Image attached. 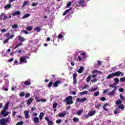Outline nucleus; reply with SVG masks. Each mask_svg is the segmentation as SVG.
Returning a JSON list of instances; mask_svg holds the SVG:
<instances>
[{"label": "nucleus", "instance_id": "obj_1", "mask_svg": "<svg viewBox=\"0 0 125 125\" xmlns=\"http://www.w3.org/2000/svg\"><path fill=\"white\" fill-rule=\"evenodd\" d=\"M124 75H125V74L123 72L121 71H117L116 72L112 73L111 74H109L107 76L106 79H111V78H113V76L120 77V76H121L122 77H124Z\"/></svg>", "mask_w": 125, "mask_h": 125}, {"label": "nucleus", "instance_id": "obj_2", "mask_svg": "<svg viewBox=\"0 0 125 125\" xmlns=\"http://www.w3.org/2000/svg\"><path fill=\"white\" fill-rule=\"evenodd\" d=\"M64 102H66L67 105H71L74 104V101H73V97L72 96H69L66 97L65 99L64 100Z\"/></svg>", "mask_w": 125, "mask_h": 125}, {"label": "nucleus", "instance_id": "obj_3", "mask_svg": "<svg viewBox=\"0 0 125 125\" xmlns=\"http://www.w3.org/2000/svg\"><path fill=\"white\" fill-rule=\"evenodd\" d=\"M9 122V118H6L5 119L2 118L0 120V125H7V123Z\"/></svg>", "mask_w": 125, "mask_h": 125}, {"label": "nucleus", "instance_id": "obj_4", "mask_svg": "<svg viewBox=\"0 0 125 125\" xmlns=\"http://www.w3.org/2000/svg\"><path fill=\"white\" fill-rule=\"evenodd\" d=\"M9 105V102L7 103L4 106V110L1 111V114H4L6 113V110L8 109V105Z\"/></svg>", "mask_w": 125, "mask_h": 125}, {"label": "nucleus", "instance_id": "obj_5", "mask_svg": "<svg viewBox=\"0 0 125 125\" xmlns=\"http://www.w3.org/2000/svg\"><path fill=\"white\" fill-rule=\"evenodd\" d=\"M0 20L2 19L3 21H5V20L8 18V17H7V15H5L4 13H3L0 14Z\"/></svg>", "mask_w": 125, "mask_h": 125}, {"label": "nucleus", "instance_id": "obj_6", "mask_svg": "<svg viewBox=\"0 0 125 125\" xmlns=\"http://www.w3.org/2000/svg\"><path fill=\"white\" fill-rule=\"evenodd\" d=\"M78 5L79 6H84V3H85V0H80L77 1Z\"/></svg>", "mask_w": 125, "mask_h": 125}, {"label": "nucleus", "instance_id": "obj_7", "mask_svg": "<svg viewBox=\"0 0 125 125\" xmlns=\"http://www.w3.org/2000/svg\"><path fill=\"white\" fill-rule=\"evenodd\" d=\"M87 100V99H86V98H83L82 99L77 98L76 99V101H77V102H81V103H83V102H84L85 101H86Z\"/></svg>", "mask_w": 125, "mask_h": 125}, {"label": "nucleus", "instance_id": "obj_8", "mask_svg": "<svg viewBox=\"0 0 125 125\" xmlns=\"http://www.w3.org/2000/svg\"><path fill=\"white\" fill-rule=\"evenodd\" d=\"M78 77V74L74 73L73 75V84H77V77Z\"/></svg>", "mask_w": 125, "mask_h": 125}, {"label": "nucleus", "instance_id": "obj_9", "mask_svg": "<svg viewBox=\"0 0 125 125\" xmlns=\"http://www.w3.org/2000/svg\"><path fill=\"white\" fill-rule=\"evenodd\" d=\"M20 63H27V60H26V56H23L21 57L20 60Z\"/></svg>", "mask_w": 125, "mask_h": 125}, {"label": "nucleus", "instance_id": "obj_10", "mask_svg": "<svg viewBox=\"0 0 125 125\" xmlns=\"http://www.w3.org/2000/svg\"><path fill=\"white\" fill-rule=\"evenodd\" d=\"M39 98H38V97H35V100H36V102L37 103H39V102H40V101H41L42 102H46V99H39L38 100Z\"/></svg>", "mask_w": 125, "mask_h": 125}, {"label": "nucleus", "instance_id": "obj_11", "mask_svg": "<svg viewBox=\"0 0 125 125\" xmlns=\"http://www.w3.org/2000/svg\"><path fill=\"white\" fill-rule=\"evenodd\" d=\"M66 115H67V112H66V111H64V113H59L58 114V116L60 118H64L65 116H66Z\"/></svg>", "mask_w": 125, "mask_h": 125}, {"label": "nucleus", "instance_id": "obj_12", "mask_svg": "<svg viewBox=\"0 0 125 125\" xmlns=\"http://www.w3.org/2000/svg\"><path fill=\"white\" fill-rule=\"evenodd\" d=\"M45 121H47V124L48 125H53V122L51 121H50V120H49V118L47 117H46L45 118Z\"/></svg>", "mask_w": 125, "mask_h": 125}, {"label": "nucleus", "instance_id": "obj_13", "mask_svg": "<svg viewBox=\"0 0 125 125\" xmlns=\"http://www.w3.org/2000/svg\"><path fill=\"white\" fill-rule=\"evenodd\" d=\"M117 90V87H115L113 89V90L111 91L109 93V95H110V96H113L115 94V91Z\"/></svg>", "mask_w": 125, "mask_h": 125}, {"label": "nucleus", "instance_id": "obj_14", "mask_svg": "<svg viewBox=\"0 0 125 125\" xmlns=\"http://www.w3.org/2000/svg\"><path fill=\"white\" fill-rule=\"evenodd\" d=\"M34 99L33 98H29L27 101H26L27 105H31V103L33 102Z\"/></svg>", "mask_w": 125, "mask_h": 125}, {"label": "nucleus", "instance_id": "obj_15", "mask_svg": "<svg viewBox=\"0 0 125 125\" xmlns=\"http://www.w3.org/2000/svg\"><path fill=\"white\" fill-rule=\"evenodd\" d=\"M61 82L59 80L56 81L55 83H53V86L54 87H57L58 86V84L60 83Z\"/></svg>", "mask_w": 125, "mask_h": 125}, {"label": "nucleus", "instance_id": "obj_16", "mask_svg": "<svg viewBox=\"0 0 125 125\" xmlns=\"http://www.w3.org/2000/svg\"><path fill=\"white\" fill-rule=\"evenodd\" d=\"M33 122L35 124H39L40 123V119H39V117H34Z\"/></svg>", "mask_w": 125, "mask_h": 125}, {"label": "nucleus", "instance_id": "obj_17", "mask_svg": "<svg viewBox=\"0 0 125 125\" xmlns=\"http://www.w3.org/2000/svg\"><path fill=\"white\" fill-rule=\"evenodd\" d=\"M88 114L90 117H92V116H94V115H95L96 114V111L94 110L92 111H89L88 112Z\"/></svg>", "mask_w": 125, "mask_h": 125}, {"label": "nucleus", "instance_id": "obj_18", "mask_svg": "<svg viewBox=\"0 0 125 125\" xmlns=\"http://www.w3.org/2000/svg\"><path fill=\"white\" fill-rule=\"evenodd\" d=\"M107 106H109V104H108V103L105 104L103 106V108L104 110V111L108 112L109 110H108V109L106 108V107H107Z\"/></svg>", "mask_w": 125, "mask_h": 125}, {"label": "nucleus", "instance_id": "obj_19", "mask_svg": "<svg viewBox=\"0 0 125 125\" xmlns=\"http://www.w3.org/2000/svg\"><path fill=\"white\" fill-rule=\"evenodd\" d=\"M24 114L25 115V119H29V111H27V110H25L24 112Z\"/></svg>", "mask_w": 125, "mask_h": 125}, {"label": "nucleus", "instance_id": "obj_20", "mask_svg": "<svg viewBox=\"0 0 125 125\" xmlns=\"http://www.w3.org/2000/svg\"><path fill=\"white\" fill-rule=\"evenodd\" d=\"M20 14H21V12L19 11H18L13 13L12 15L13 16H15V15H20Z\"/></svg>", "mask_w": 125, "mask_h": 125}, {"label": "nucleus", "instance_id": "obj_21", "mask_svg": "<svg viewBox=\"0 0 125 125\" xmlns=\"http://www.w3.org/2000/svg\"><path fill=\"white\" fill-rule=\"evenodd\" d=\"M71 10H72V8H70L69 9H67L66 10H65L62 14L63 16H65V15H66L67 13H68L69 12L71 11Z\"/></svg>", "mask_w": 125, "mask_h": 125}, {"label": "nucleus", "instance_id": "obj_22", "mask_svg": "<svg viewBox=\"0 0 125 125\" xmlns=\"http://www.w3.org/2000/svg\"><path fill=\"white\" fill-rule=\"evenodd\" d=\"M80 55H81L82 56H83V57L82 58V59H85V58L87 57V56H86V53L85 52L81 53Z\"/></svg>", "mask_w": 125, "mask_h": 125}, {"label": "nucleus", "instance_id": "obj_23", "mask_svg": "<svg viewBox=\"0 0 125 125\" xmlns=\"http://www.w3.org/2000/svg\"><path fill=\"white\" fill-rule=\"evenodd\" d=\"M83 113V109H81L77 112L76 115H78V116H81V115H82Z\"/></svg>", "mask_w": 125, "mask_h": 125}, {"label": "nucleus", "instance_id": "obj_24", "mask_svg": "<svg viewBox=\"0 0 125 125\" xmlns=\"http://www.w3.org/2000/svg\"><path fill=\"white\" fill-rule=\"evenodd\" d=\"M19 40L21 42H25V38L21 36H19Z\"/></svg>", "mask_w": 125, "mask_h": 125}, {"label": "nucleus", "instance_id": "obj_25", "mask_svg": "<svg viewBox=\"0 0 125 125\" xmlns=\"http://www.w3.org/2000/svg\"><path fill=\"white\" fill-rule=\"evenodd\" d=\"M83 66L80 67V69L78 70V73H80V74L83 73Z\"/></svg>", "mask_w": 125, "mask_h": 125}, {"label": "nucleus", "instance_id": "obj_26", "mask_svg": "<svg viewBox=\"0 0 125 125\" xmlns=\"http://www.w3.org/2000/svg\"><path fill=\"white\" fill-rule=\"evenodd\" d=\"M43 116H44V113L43 112L40 113V114L39 115V118H40V120H41V121L42 120V118L43 117Z\"/></svg>", "mask_w": 125, "mask_h": 125}, {"label": "nucleus", "instance_id": "obj_27", "mask_svg": "<svg viewBox=\"0 0 125 125\" xmlns=\"http://www.w3.org/2000/svg\"><path fill=\"white\" fill-rule=\"evenodd\" d=\"M29 16H31V14H26L24 15L22 18V19H25V18H28V17H29Z\"/></svg>", "mask_w": 125, "mask_h": 125}, {"label": "nucleus", "instance_id": "obj_28", "mask_svg": "<svg viewBox=\"0 0 125 125\" xmlns=\"http://www.w3.org/2000/svg\"><path fill=\"white\" fill-rule=\"evenodd\" d=\"M12 6L11 4H7L4 6V8L6 9H9V8H11Z\"/></svg>", "mask_w": 125, "mask_h": 125}, {"label": "nucleus", "instance_id": "obj_29", "mask_svg": "<svg viewBox=\"0 0 125 125\" xmlns=\"http://www.w3.org/2000/svg\"><path fill=\"white\" fill-rule=\"evenodd\" d=\"M26 31H32L33 30V26H28L26 28Z\"/></svg>", "mask_w": 125, "mask_h": 125}, {"label": "nucleus", "instance_id": "obj_30", "mask_svg": "<svg viewBox=\"0 0 125 125\" xmlns=\"http://www.w3.org/2000/svg\"><path fill=\"white\" fill-rule=\"evenodd\" d=\"M28 3H29V1H28V0L24 1L23 3L22 7H25V6H26V5H27V4H28Z\"/></svg>", "mask_w": 125, "mask_h": 125}, {"label": "nucleus", "instance_id": "obj_31", "mask_svg": "<svg viewBox=\"0 0 125 125\" xmlns=\"http://www.w3.org/2000/svg\"><path fill=\"white\" fill-rule=\"evenodd\" d=\"M25 85H31V82L29 81H26L24 83Z\"/></svg>", "mask_w": 125, "mask_h": 125}, {"label": "nucleus", "instance_id": "obj_32", "mask_svg": "<svg viewBox=\"0 0 125 125\" xmlns=\"http://www.w3.org/2000/svg\"><path fill=\"white\" fill-rule=\"evenodd\" d=\"M98 89V87H97L96 88H93L89 90V91H90L91 92H92V91H96Z\"/></svg>", "mask_w": 125, "mask_h": 125}, {"label": "nucleus", "instance_id": "obj_33", "mask_svg": "<svg viewBox=\"0 0 125 125\" xmlns=\"http://www.w3.org/2000/svg\"><path fill=\"white\" fill-rule=\"evenodd\" d=\"M119 109H122V111H124L125 110V106L124 104H121V105H119L118 106Z\"/></svg>", "mask_w": 125, "mask_h": 125}, {"label": "nucleus", "instance_id": "obj_34", "mask_svg": "<svg viewBox=\"0 0 125 125\" xmlns=\"http://www.w3.org/2000/svg\"><path fill=\"white\" fill-rule=\"evenodd\" d=\"M34 30L37 31V32H40V31H42V29L40 28L39 26H37L34 28Z\"/></svg>", "mask_w": 125, "mask_h": 125}, {"label": "nucleus", "instance_id": "obj_35", "mask_svg": "<svg viewBox=\"0 0 125 125\" xmlns=\"http://www.w3.org/2000/svg\"><path fill=\"white\" fill-rule=\"evenodd\" d=\"M88 92L87 91H84L83 92H80V95H84V94H87Z\"/></svg>", "mask_w": 125, "mask_h": 125}, {"label": "nucleus", "instance_id": "obj_36", "mask_svg": "<svg viewBox=\"0 0 125 125\" xmlns=\"http://www.w3.org/2000/svg\"><path fill=\"white\" fill-rule=\"evenodd\" d=\"M21 45H22V43H18L16 46L14 47V49H16V48H18V47H19V46H21Z\"/></svg>", "mask_w": 125, "mask_h": 125}, {"label": "nucleus", "instance_id": "obj_37", "mask_svg": "<svg viewBox=\"0 0 125 125\" xmlns=\"http://www.w3.org/2000/svg\"><path fill=\"white\" fill-rule=\"evenodd\" d=\"M116 105H120V104H122V101H121L120 100H117L116 101Z\"/></svg>", "mask_w": 125, "mask_h": 125}, {"label": "nucleus", "instance_id": "obj_38", "mask_svg": "<svg viewBox=\"0 0 125 125\" xmlns=\"http://www.w3.org/2000/svg\"><path fill=\"white\" fill-rule=\"evenodd\" d=\"M73 122H74V123H76V122H79V121H80V119H79L78 118L74 117L73 119Z\"/></svg>", "mask_w": 125, "mask_h": 125}, {"label": "nucleus", "instance_id": "obj_39", "mask_svg": "<svg viewBox=\"0 0 125 125\" xmlns=\"http://www.w3.org/2000/svg\"><path fill=\"white\" fill-rule=\"evenodd\" d=\"M90 80H91V76H89L87 78H86V82L87 83H89L90 82Z\"/></svg>", "mask_w": 125, "mask_h": 125}, {"label": "nucleus", "instance_id": "obj_40", "mask_svg": "<svg viewBox=\"0 0 125 125\" xmlns=\"http://www.w3.org/2000/svg\"><path fill=\"white\" fill-rule=\"evenodd\" d=\"M117 84L116 83H114L113 84H109V87H112V88H114L116 87V85Z\"/></svg>", "mask_w": 125, "mask_h": 125}, {"label": "nucleus", "instance_id": "obj_41", "mask_svg": "<svg viewBox=\"0 0 125 125\" xmlns=\"http://www.w3.org/2000/svg\"><path fill=\"white\" fill-rule=\"evenodd\" d=\"M113 81H114V82H115V83H120V80H119L118 78H115Z\"/></svg>", "mask_w": 125, "mask_h": 125}, {"label": "nucleus", "instance_id": "obj_42", "mask_svg": "<svg viewBox=\"0 0 125 125\" xmlns=\"http://www.w3.org/2000/svg\"><path fill=\"white\" fill-rule=\"evenodd\" d=\"M31 96V94L29 93H26L25 95V98H29Z\"/></svg>", "mask_w": 125, "mask_h": 125}, {"label": "nucleus", "instance_id": "obj_43", "mask_svg": "<svg viewBox=\"0 0 125 125\" xmlns=\"http://www.w3.org/2000/svg\"><path fill=\"white\" fill-rule=\"evenodd\" d=\"M53 85V82L52 81H51L48 84L47 86L48 87H51L52 85Z\"/></svg>", "mask_w": 125, "mask_h": 125}, {"label": "nucleus", "instance_id": "obj_44", "mask_svg": "<svg viewBox=\"0 0 125 125\" xmlns=\"http://www.w3.org/2000/svg\"><path fill=\"white\" fill-rule=\"evenodd\" d=\"M12 28L13 29H17L18 28V24H14L12 25Z\"/></svg>", "mask_w": 125, "mask_h": 125}, {"label": "nucleus", "instance_id": "obj_45", "mask_svg": "<svg viewBox=\"0 0 125 125\" xmlns=\"http://www.w3.org/2000/svg\"><path fill=\"white\" fill-rule=\"evenodd\" d=\"M20 96L21 97H24L25 96V92H22L20 94Z\"/></svg>", "mask_w": 125, "mask_h": 125}, {"label": "nucleus", "instance_id": "obj_46", "mask_svg": "<svg viewBox=\"0 0 125 125\" xmlns=\"http://www.w3.org/2000/svg\"><path fill=\"white\" fill-rule=\"evenodd\" d=\"M100 100H101V101L104 102L106 100V98L105 97H102L100 98Z\"/></svg>", "mask_w": 125, "mask_h": 125}, {"label": "nucleus", "instance_id": "obj_47", "mask_svg": "<svg viewBox=\"0 0 125 125\" xmlns=\"http://www.w3.org/2000/svg\"><path fill=\"white\" fill-rule=\"evenodd\" d=\"M101 106H102V105H101V104H98L97 105L95 106V108L96 109H99Z\"/></svg>", "mask_w": 125, "mask_h": 125}, {"label": "nucleus", "instance_id": "obj_48", "mask_svg": "<svg viewBox=\"0 0 125 125\" xmlns=\"http://www.w3.org/2000/svg\"><path fill=\"white\" fill-rule=\"evenodd\" d=\"M23 124H24V122L23 121H21L20 122H18L16 124V125H22Z\"/></svg>", "mask_w": 125, "mask_h": 125}, {"label": "nucleus", "instance_id": "obj_49", "mask_svg": "<svg viewBox=\"0 0 125 125\" xmlns=\"http://www.w3.org/2000/svg\"><path fill=\"white\" fill-rule=\"evenodd\" d=\"M58 105V104H57V103H55L53 104V108H54V109H55V108H56V107H57V105Z\"/></svg>", "mask_w": 125, "mask_h": 125}, {"label": "nucleus", "instance_id": "obj_50", "mask_svg": "<svg viewBox=\"0 0 125 125\" xmlns=\"http://www.w3.org/2000/svg\"><path fill=\"white\" fill-rule=\"evenodd\" d=\"M110 91V89H106L103 91V93H107V92H109Z\"/></svg>", "mask_w": 125, "mask_h": 125}, {"label": "nucleus", "instance_id": "obj_51", "mask_svg": "<svg viewBox=\"0 0 125 125\" xmlns=\"http://www.w3.org/2000/svg\"><path fill=\"white\" fill-rule=\"evenodd\" d=\"M71 5H72V2H69L68 3H67L66 4V6L67 7H70V6H71Z\"/></svg>", "mask_w": 125, "mask_h": 125}, {"label": "nucleus", "instance_id": "obj_52", "mask_svg": "<svg viewBox=\"0 0 125 125\" xmlns=\"http://www.w3.org/2000/svg\"><path fill=\"white\" fill-rule=\"evenodd\" d=\"M120 82H125V76L123 78H120Z\"/></svg>", "mask_w": 125, "mask_h": 125}, {"label": "nucleus", "instance_id": "obj_53", "mask_svg": "<svg viewBox=\"0 0 125 125\" xmlns=\"http://www.w3.org/2000/svg\"><path fill=\"white\" fill-rule=\"evenodd\" d=\"M62 122V121L61 120V119H59V120L56 121V123L57 124H61Z\"/></svg>", "mask_w": 125, "mask_h": 125}, {"label": "nucleus", "instance_id": "obj_54", "mask_svg": "<svg viewBox=\"0 0 125 125\" xmlns=\"http://www.w3.org/2000/svg\"><path fill=\"white\" fill-rule=\"evenodd\" d=\"M119 91H120V92H124V91H125V89L123 88H120L119 89Z\"/></svg>", "mask_w": 125, "mask_h": 125}, {"label": "nucleus", "instance_id": "obj_55", "mask_svg": "<svg viewBox=\"0 0 125 125\" xmlns=\"http://www.w3.org/2000/svg\"><path fill=\"white\" fill-rule=\"evenodd\" d=\"M9 41V38H8L6 40H5L4 41H3V42L4 43H7V42H8V41Z\"/></svg>", "mask_w": 125, "mask_h": 125}, {"label": "nucleus", "instance_id": "obj_56", "mask_svg": "<svg viewBox=\"0 0 125 125\" xmlns=\"http://www.w3.org/2000/svg\"><path fill=\"white\" fill-rule=\"evenodd\" d=\"M94 96H98V95H99V92H95L94 93Z\"/></svg>", "mask_w": 125, "mask_h": 125}, {"label": "nucleus", "instance_id": "obj_57", "mask_svg": "<svg viewBox=\"0 0 125 125\" xmlns=\"http://www.w3.org/2000/svg\"><path fill=\"white\" fill-rule=\"evenodd\" d=\"M120 97L122 100H125V97L123 96V94H120Z\"/></svg>", "mask_w": 125, "mask_h": 125}, {"label": "nucleus", "instance_id": "obj_58", "mask_svg": "<svg viewBox=\"0 0 125 125\" xmlns=\"http://www.w3.org/2000/svg\"><path fill=\"white\" fill-rule=\"evenodd\" d=\"M58 37L59 39L63 38V35L61 34H59Z\"/></svg>", "mask_w": 125, "mask_h": 125}, {"label": "nucleus", "instance_id": "obj_59", "mask_svg": "<svg viewBox=\"0 0 125 125\" xmlns=\"http://www.w3.org/2000/svg\"><path fill=\"white\" fill-rule=\"evenodd\" d=\"M98 64L99 66H101V65H102V62L100 61H98Z\"/></svg>", "mask_w": 125, "mask_h": 125}, {"label": "nucleus", "instance_id": "obj_60", "mask_svg": "<svg viewBox=\"0 0 125 125\" xmlns=\"http://www.w3.org/2000/svg\"><path fill=\"white\" fill-rule=\"evenodd\" d=\"M22 32H23V33H24V34H25V35H28V31H27L26 30L21 31V33Z\"/></svg>", "mask_w": 125, "mask_h": 125}, {"label": "nucleus", "instance_id": "obj_61", "mask_svg": "<svg viewBox=\"0 0 125 125\" xmlns=\"http://www.w3.org/2000/svg\"><path fill=\"white\" fill-rule=\"evenodd\" d=\"M2 89H3V90H4L5 91H8V88H5V87H3L2 88Z\"/></svg>", "mask_w": 125, "mask_h": 125}, {"label": "nucleus", "instance_id": "obj_62", "mask_svg": "<svg viewBox=\"0 0 125 125\" xmlns=\"http://www.w3.org/2000/svg\"><path fill=\"white\" fill-rule=\"evenodd\" d=\"M32 6H37L38 5V4L36 2H34L32 4Z\"/></svg>", "mask_w": 125, "mask_h": 125}, {"label": "nucleus", "instance_id": "obj_63", "mask_svg": "<svg viewBox=\"0 0 125 125\" xmlns=\"http://www.w3.org/2000/svg\"><path fill=\"white\" fill-rule=\"evenodd\" d=\"M98 72V70L95 69V70H94L92 72V74H95V73H97Z\"/></svg>", "mask_w": 125, "mask_h": 125}, {"label": "nucleus", "instance_id": "obj_64", "mask_svg": "<svg viewBox=\"0 0 125 125\" xmlns=\"http://www.w3.org/2000/svg\"><path fill=\"white\" fill-rule=\"evenodd\" d=\"M71 64L72 65V66H75V62H73V61H71Z\"/></svg>", "mask_w": 125, "mask_h": 125}]
</instances>
